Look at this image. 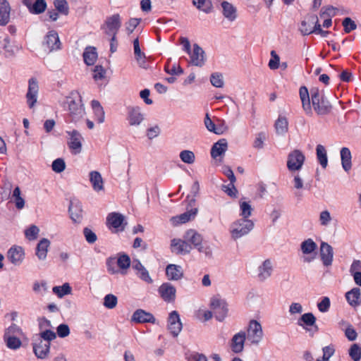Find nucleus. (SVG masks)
<instances>
[{
	"label": "nucleus",
	"instance_id": "nucleus-1",
	"mask_svg": "<svg viewBox=\"0 0 361 361\" xmlns=\"http://www.w3.org/2000/svg\"><path fill=\"white\" fill-rule=\"evenodd\" d=\"M63 105L64 108L68 111L72 121L77 122L85 114L81 96L77 91L71 92L66 97Z\"/></svg>",
	"mask_w": 361,
	"mask_h": 361
},
{
	"label": "nucleus",
	"instance_id": "nucleus-2",
	"mask_svg": "<svg viewBox=\"0 0 361 361\" xmlns=\"http://www.w3.org/2000/svg\"><path fill=\"white\" fill-rule=\"evenodd\" d=\"M254 222L249 219H239L234 221L229 228L231 238L237 240L247 235L254 228Z\"/></svg>",
	"mask_w": 361,
	"mask_h": 361
},
{
	"label": "nucleus",
	"instance_id": "nucleus-3",
	"mask_svg": "<svg viewBox=\"0 0 361 361\" xmlns=\"http://www.w3.org/2000/svg\"><path fill=\"white\" fill-rule=\"evenodd\" d=\"M310 96L312 108L319 116H324L330 113L331 105L317 88L310 90Z\"/></svg>",
	"mask_w": 361,
	"mask_h": 361
},
{
	"label": "nucleus",
	"instance_id": "nucleus-4",
	"mask_svg": "<svg viewBox=\"0 0 361 361\" xmlns=\"http://www.w3.org/2000/svg\"><path fill=\"white\" fill-rule=\"evenodd\" d=\"M121 18L118 14H114L106 18L104 25V30L106 35L111 37V50L114 51V42L116 40V35L121 27Z\"/></svg>",
	"mask_w": 361,
	"mask_h": 361
},
{
	"label": "nucleus",
	"instance_id": "nucleus-5",
	"mask_svg": "<svg viewBox=\"0 0 361 361\" xmlns=\"http://www.w3.org/2000/svg\"><path fill=\"white\" fill-rule=\"evenodd\" d=\"M305 161V156L299 149H295L290 152L287 157V168L291 173L300 171Z\"/></svg>",
	"mask_w": 361,
	"mask_h": 361
},
{
	"label": "nucleus",
	"instance_id": "nucleus-6",
	"mask_svg": "<svg viewBox=\"0 0 361 361\" xmlns=\"http://www.w3.org/2000/svg\"><path fill=\"white\" fill-rule=\"evenodd\" d=\"M300 250L304 262L310 263L316 259L317 245L312 239L308 238L302 241L300 244Z\"/></svg>",
	"mask_w": 361,
	"mask_h": 361
},
{
	"label": "nucleus",
	"instance_id": "nucleus-7",
	"mask_svg": "<svg viewBox=\"0 0 361 361\" xmlns=\"http://www.w3.org/2000/svg\"><path fill=\"white\" fill-rule=\"evenodd\" d=\"M247 339L254 345L259 344L263 338L264 333L262 325L256 320H251L247 327Z\"/></svg>",
	"mask_w": 361,
	"mask_h": 361
},
{
	"label": "nucleus",
	"instance_id": "nucleus-8",
	"mask_svg": "<svg viewBox=\"0 0 361 361\" xmlns=\"http://www.w3.org/2000/svg\"><path fill=\"white\" fill-rule=\"evenodd\" d=\"M67 133L69 135L68 146L71 151L73 154H78L82 152V142L83 140V137L81 134L73 130L72 131H68Z\"/></svg>",
	"mask_w": 361,
	"mask_h": 361
},
{
	"label": "nucleus",
	"instance_id": "nucleus-9",
	"mask_svg": "<svg viewBox=\"0 0 361 361\" xmlns=\"http://www.w3.org/2000/svg\"><path fill=\"white\" fill-rule=\"evenodd\" d=\"M188 54L190 56V64L195 66L202 67L205 63V53L197 44H193L192 49H191Z\"/></svg>",
	"mask_w": 361,
	"mask_h": 361
},
{
	"label": "nucleus",
	"instance_id": "nucleus-10",
	"mask_svg": "<svg viewBox=\"0 0 361 361\" xmlns=\"http://www.w3.org/2000/svg\"><path fill=\"white\" fill-rule=\"evenodd\" d=\"M158 293L166 302H173L176 298V288L173 284L166 282L158 288Z\"/></svg>",
	"mask_w": 361,
	"mask_h": 361
},
{
	"label": "nucleus",
	"instance_id": "nucleus-11",
	"mask_svg": "<svg viewBox=\"0 0 361 361\" xmlns=\"http://www.w3.org/2000/svg\"><path fill=\"white\" fill-rule=\"evenodd\" d=\"M145 119V114L139 106H128L127 109V121L131 126H140Z\"/></svg>",
	"mask_w": 361,
	"mask_h": 361
},
{
	"label": "nucleus",
	"instance_id": "nucleus-12",
	"mask_svg": "<svg viewBox=\"0 0 361 361\" xmlns=\"http://www.w3.org/2000/svg\"><path fill=\"white\" fill-rule=\"evenodd\" d=\"M183 324L180 322V315L176 310L172 311L168 317V329L173 336H177L181 331Z\"/></svg>",
	"mask_w": 361,
	"mask_h": 361
},
{
	"label": "nucleus",
	"instance_id": "nucleus-13",
	"mask_svg": "<svg viewBox=\"0 0 361 361\" xmlns=\"http://www.w3.org/2000/svg\"><path fill=\"white\" fill-rule=\"evenodd\" d=\"M124 216L117 212H111L106 217L108 227L115 229L116 231H123L125 228Z\"/></svg>",
	"mask_w": 361,
	"mask_h": 361
},
{
	"label": "nucleus",
	"instance_id": "nucleus-14",
	"mask_svg": "<svg viewBox=\"0 0 361 361\" xmlns=\"http://www.w3.org/2000/svg\"><path fill=\"white\" fill-rule=\"evenodd\" d=\"M273 263L267 259L262 262L257 268V279L260 282H264L271 277L273 273Z\"/></svg>",
	"mask_w": 361,
	"mask_h": 361
},
{
	"label": "nucleus",
	"instance_id": "nucleus-15",
	"mask_svg": "<svg viewBox=\"0 0 361 361\" xmlns=\"http://www.w3.org/2000/svg\"><path fill=\"white\" fill-rule=\"evenodd\" d=\"M39 92L38 82L35 78L29 80L28 90L26 94V99L28 106L32 109L37 102Z\"/></svg>",
	"mask_w": 361,
	"mask_h": 361
},
{
	"label": "nucleus",
	"instance_id": "nucleus-16",
	"mask_svg": "<svg viewBox=\"0 0 361 361\" xmlns=\"http://www.w3.org/2000/svg\"><path fill=\"white\" fill-rule=\"evenodd\" d=\"M318 23V18L314 15L307 16L301 22L300 31L303 35L314 33L315 26Z\"/></svg>",
	"mask_w": 361,
	"mask_h": 361
},
{
	"label": "nucleus",
	"instance_id": "nucleus-17",
	"mask_svg": "<svg viewBox=\"0 0 361 361\" xmlns=\"http://www.w3.org/2000/svg\"><path fill=\"white\" fill-rule=\"evenodd\" d=\"M43 46L49 51L59 49L61 42L58 33L54 30L49 31L44 37Z\"/></svg>",
	"mask_w": 361,
	"mask_h": 361
},
{
	"label": "nucleus",
	"instance_id": "nucleus-18",
	"mask_svg": "<svg viewBox=\"0 0 361 361\" xmlns=\"http://www.w3.org/2000/svg\"><path fill=\"white\" fill-rule=\"evenodd\" d=\"M171 249L177 255H186L190 252L192 246L185 239L174 238L171 241Z\"/></svg>",
	"mask_w": 361,
	"mask_h": 361
},
{
	"label": "nucleus",
	"instance_id": "nucleus-19",
	"mask_svg": "<svg viewBox=\"0 0 361 361\" xmlns=\"http://www.w3.org/2000/svg\"><path fill=\"white\" fill-rule=\"evenodd\" d=\"M7 258L13 264L19 266L22 264L25 258L23 248L20 246L11 247L8 251Z\"/></svg>",
	"mask_w": 361,
	"mask_h": 361
},
{
	"label": "nucleus",
	"instance_id": "nucleus-20",
	"mask_svg": "<svg viewBox=\"0 0 361 361\" xmlns=\"http://www.w3.org/2000/svg\"><path fill=\"white\" fill-rule=\"evenodd\" d=\"M197 208L191 209L183 214L173 216L170 219V222L173 226H177L183 224H185L194 219L197 214Z\"/></svg>",
	"mask_w": 361,
	"mask_h": 361
},
{
	"label": "nucleus",
	"instance_id": "nucleus-21",
	"mask_svg": "<svg viewBox=\"0 0 361 361\" xmlns=\"http://www.w3.org/2000/svg\"><path fill=\"white\" fill-rule=\"evenodd\" d=\"M184 238L188 243H190L196 247L199 252H205L204 247L202 245V237L197 231L194 229H190L185 233Z\"/></svg>",
	"mask_w": 361,
	"mask_h": 361
},
{
	"label": "nucleus",
	"instance_id": "nucleus-22",
	"mask_svg": "<svg viewBox=\"0 0 361 361\" xmlns=\"http://www.w3.org/2000/svg\"><path fill=\"white\" fill-rule=\"evenodd\" d=\"M246 339V333L240 331L233 335L230 342V348L235 353H241L244 349V344Z\"/></svg>",
	"mask_w": 361,
	"mask_h": 361
},
{
	"label": "nucleus",
	"instance_id": "nucleus-23",
	"mask_svg": "<svg viewBox=\"0 0 361 361\" xmlns=\"http://www.w3.org/2000/svg\"><path fill=\"white\" fill-rule=\"evenodd\" d=\"M23 2L32 14L42 13L47 8L44 0H23Z\"/></svg>",
	"mask_w": 361,
	"mask_h": 361
},
{
	"label": "nucleus",
	"instance_id": "nucleus-24",
	"mask_svg": "<svg viewBox=\"0 0 361 361\" xmlns=\"http://www.w3.org/2000/svg\"><path fill=\"white\" fill-rule=\"evenodd\" d=\"M320 256L324 265L328 267L332 264L334 257L333 248L327 243H322L320 245Z\"/></svg>",
	"mask_w": 361,
	"mask_h": 361
},
{
	"label": "nucleus",
	"instance_id": "nucleus-25",
	"mask_svg": "<svg viewBox=\"0 0 361 361\" xmlns=\"http://www.w3.org/2000/svg\"><path fill=\"white\" fill-rule=\"evenodd\" d=\"M90 182L93 190L99 192L104 190V183L101 173L97 171H92L89 173Z\"/></svg>",
	"mask_w": 361,
	"mask_h": 361
},
{
	"label": "nucleus",
	"instance_id": "nucleus-26",
	"mask_svg": "<svg viewBox=\"0 0 361 361\" xmlns=\"http://www.w3.org/2000/svg\"><path fill=\"white\" fill-rule=\"evenodd\" d=\"M69 213L71 219L75 223H80L82 218V204L78 200L71 201L69 206Z\"/></svg>",
	"mask_w": 361,
	"mask_h": 361
},
{
	"label": "nucleus",
	"instance_id": "nucleus-27",
	"mask_svg": "<svg viewBox=\"0 0 361 361\" xmlns=\"http://www.w3.org/2000/svg\"><path fill=\"white\" fill-rule=\"evenodd\" d=\"M166 275L170 281H178L183 277V270L181 266L169 264L166 268Z\"/></svg>",
	"mask_w": 361,
	"mask_h": 361
},
{
	"label": "nucleus",
	"instance_id": "nucleus-28",
	"mask_svg": "<svg viewBox=\"0 0 361 361\" xmlns=\"http://www.w3.org/2000/svg\"><path fill=\"white\" fill-rule=\"evenodd\" d=\"M299 94L304 111L307 115H312V109L307 88L305 86L301 87L299 90Z\"/></svg>",
	"mask_w": 361,
	"mask_h": 361
},
{
	"label": "nucleus",
	"instance_id": "nucleus-29",
	"mask_svg": "<svg viewBox=\"0 0 361 361\" xmlns=\"http://www.w3.org/2000/svg\"><path fill=\"white\" fill-rule=\"evenodd\" d=\"M228 149V142L226 139H221L214 144L211 149V156L216 159L218 157H222Z\"/></svg>",
	"mask_w": 361,
	"mask_h": 361
},
{
	"label": "nucleus",
	"instance_id": "nucleus-30",
	"mask_svg": "<svg viewBox=\"0 0 361 361\" xmlns=\"http://www.w3.org/2000/svg\"><path fill=\"white\" fill-rule=\"evenodd\" d=\"M50 349V343L48 341H39L37 343H35L33 346V350L35 355L39 359H46L47 358Z\"/></svg>",
	"mask_w": 361,
	"mask_h": 361
},
{
	"label": "nucleus",
	"instance_id": "nucleus-31",
	"mask_svg": "<svg viewBox=\"0 0 361 361\" xmlns=\"http://www.w3.org/2000/svg\"><path fill=\"white\" fill-rule=\"evenodd\" d=\"M345 298L348 304L356 307L361 305V290L359 288H353L345 293Z\"/></svg>",
	"mask_w": 361,
	"mask_h": 361
},
{
	"label": "nucleus",
	"instance_id": "nucleus-32",
	"mask_svg": "<svg viewBox=\"0 0 361 361\" xmlns=\"http://www.w3.org/2000/svg\"><path fill=\"white\" fill-rule=\"evenodd\" d=\"M0 49L4 51L6 57L13 56L20 49V47L12 43L8 38L0 42Z\"/></svg>",
	"mask_w": 361,
	"mask_h": 361
},
{
	"label": "nucleus",
	"instance_id": "nucleus-33",
	"mask_svg": "<svg viewBox=\"0 0 361 361\" xmlns=\"http://www.w3.org/2000/svg\"><path fill=\"white\" fill-rule=\"evenodd\" d=\"M11 10L7 0H0V25L4 26L9 23Z\"/></svg>",
	"mask_w": 361,
	"mask_h": 361
},
{
	"label": "nucleus",
	"instance_id": "nucleus-34",
	"mask_svg": "<svg viewBox=\"0 0 361 361\" xmlns=\"http://www.w3.org/2000/svg\"><path fill=\"white\" fill-rule=\"evenodd\" d=\"M342 168L345 172H349L352 169V154L349 148L342 147L340 151Z\"/></svg>",
	"mask_w": 361,
	"mask_h": 361
},
{
	"label": "nucleus",
	"instance_id": "nucleus-35",
	"mask_svg": "<svg viewBox=\"0 0 361 361\" xmlns=\"http://www.w3.org/2000/svg\"><path fill=\"white\" fill-rule=\"evenodd\" d=\"M50 243L47 238H42L38 243L35 254L39 260L44 261L46 259Z\"/></svg>",
	"mask_w": 361,
	"mask_h": 361
},
{
	"label": "nucleus",
	"instance_id": "nucleus-36",
	"mask_svg": "<svg viewBox=\"0 0 361 361\" xmlns=\"http://www.w3.org/2000/svg\"><path fill=\"white\" fill-rule=\"evenodd\" d=\"M132 320L137 323H154L155 319L151 313L147 312L142 310H137L133 313Z\"/></svg>",
	"mask_w": 361,
	"mask_h": 361
},
{
	"label": "nucleus",
	"instance_id": "nucleus-37",
	"mask_svg": "<svg viewBox=\"0 0 361 361\" xmlns=\"http://www.w3.org/2000/svg\"><path fill=\"white\" fill-rule=\"evenodd\" d=\"M349 271L353 277L355 283L361 286V261L354 260L350 265Z\"/></svg>",
	"mask_w": 361,
	"mask_h": 361
},
{
	"label": "nucleus",
	"instance_id": "nucleus-38",
	"mask_svg": "<svg viewBox=\"0 0 361 361\" xmlns=\"http://www.w3.org/2000/svg\"><path fill=\"white\" fill-rule=\"evenodd\" d=\"M223 14L230 21H233L237 18L236 8L230 3L224 1L221 4Z\"/></svg>",
	"mask_w": 361,
	"mask_h": 361
},
{
	"label": "nucleus",
	"instance_id": "nucleus-39",
	"mask_svg": "<svg viewBox=\"0 0 361 361\" xmlns=\"http://www.w3.org/2000/svg\"><path fill=\"white\" fill-rule=\"evenodd\" d=\"M317 159L322 166L323 169H326L328 165V157L326 149L322 145H317L316 147Z\"/></svg>",
	"mask_w": 361,
	"mask_h": 361
},
{
	"label": "nucleus",
	"instance_id": "nucleus-40",
	"mask_svg": "<svg viewBox=\"0 0 361 361\" xmlns=\"http://www.w3.org/2000/svg\"><path fill=\"white\" fill-rule=\"evenodd\" d=\"M91 106L97 121L99 123H103L104 121V111L100 103L97 100H92Z\"/></svg>",
	"mask_w": 361,
	"mask_h": 361
},
{
	"label": "nucleus",
	"instance_id": "nucleus-41",
	"mask_svg": "<svg viewBox=\"0 0 361 361\" xmlns=\"http://www.w3.org/2000/svg\"><path fill=\"white\" fill-rule=\"evenodd\" d=\"M274 126L277 134L285 135L288 130V119L285 116H279Z\"/></svg>",
	"mask_w": 361,
	"mask_h": 361
},
{
	"label": "nucleus",
	"instance_id": "nucleus-42",
	"mask_svg": "<svg viewBox=\"0 0 361 361\" xmlns=\"http://www.w3.org/2000/svg\"><path fill=\"white\" fill-rule=\"evenodd\" d=\"M118 267L120 270V274L124 275L127 273L128 269L130 266V259L127 255H120L116 258Z\"/></svg>",
	"mask_w": 361,
	"mask_h": 361
},
{
	"label": "nucleus",
	"instance_id": "nucleus-43",
	"mask_svg": "<svg viewBox=\"0 0 361 361\" xmlns=\"http://www.w3.org/2000/svg\"><path fill=\"white\" fill-rule=\"evenodd\" d=\"M85 63L91 66L93 65L97 59V53L94 47H87L83 53Z\"/></svg>",
	"mask_w": 361,
	"mask_h": 361
},
{
	"label": "nucleus",
	"instance_id": "nucleus-44",
	"mask_svg": "<svg viewBox=\"0 0 361 361\" xmlns=\"http://www.w3.org/2000/svg\"><path fill=\"white\" fill-rule=\"evenodd\" d=\"M240 215L241 219H248L252 212V207L249 202L240 200L239 202Z\"/></svg>",
	"mask_w": 361,
	"mask_h": 361
},
{
	"label": "nucleus",
	"instance_id": "nucleus-45",
	"mask_svg": "<svg viewBox=\"0 0 361 361\" xmlns=\"http://www.w3.org/2000/svg\"><path fill=\"white\" fill-rule=\"evenodd\" d=\"M52 291L59 298H61L66 295L71 293L72 288L68 283H65L62 286H54Z\"/></svg>",
	"mask_w": 361,
	"mask_h": 361
},
{
	"label": "nucleus",
	"instance_id": "nucleus-46",
	"mask_svg": "<svg viewBox=\"0 0 361 361\" xmlns=\"http://www.w3.org/2000/svg\"><path fill=\"white\" fill-rule=\"evenodd\" d=\"M11 200L15 203L18 209H22L25 206V200L21 197V192L19 187H16L12 193Z\"/></svg>",
	"mask_w": 361,
	"mask_h": 361
},
{
	"label": "nucleus",
	"instance_id": "nucleus-47",
	"mask_svg": "<svg viewBox=\"0 0 361 361\" xmlns=\"http://www.w3.org/2000/svg\"><path fill=\"white\" fill-rule=\"evenodd\" d=\"M316 323V317L311 312L303 314L298 320V325L304 327V325L312 326Z\"/></svg>",
	"mask_w": 361,
	"mask_h": 361
},
{
	"label": "nucleus",
	"instance_id": "nucleus-48",
	"mask_svg": "<svg viewBox=\"0 0 361 361\" xmlns=\"http://www.w3.org/2000/svg\"><path fill=\"white\" fill-rule=\"evenodd\" d=\"M22 336L21 329L16 324H12L6 329L4 338L21 337Z\"/></svg>",
	"mask_w": 361,
	"mask_h": 361
},
{
	"label": "nucleus",
	"instance_id": "nucleus-49",
	"mask_svg": "<svg viewBox=\"0 0 361 361\" xmlns=\"http://www.w3.org/2000/svg\"><path fill=\"white\" fill-rule=\"evenodd\" d=\"M32 290L36 294L44 296L48 290L47 284L44 281H35L33 283Z\"/></svg>",
	"mask_w": 361,
	"mask_h": 361
},
{
	"label": "nucleus",
	"instance_id": "nucleus-50",
	"mask_svg": "<svg viewBox=\"0 0 361 361\" xmlns=\"http://www.w3.org/2000/svg\"><path fill=\"white\" fill-rule=\"evenodd\" d=\"M181 161L188 164H192L195 161V156L193 152L190 150H183L179 154Z\"/></svg>",
	"mask_w": 361,
	"mask_h": 361
},
{
	"label": "nucleus",
	"instance_id": "nucleus-51",
	"mask_svg": "<svg viewBox=\"0 0 361 361\" xmlns=\"http://www.w3.org/2000/svg\"><path fill=\"white\" fill-rule=\"evenodd\" d=\"M210 82L212 85L217 88H221L224 85L223 75L216 72L211 75Z\"/></svg>",
	"mask_w": 361,
	"mask_h": 361
},
{
	"label": "nucleus",
	"instance_id": "nucleus-52",
	"mask_svg": "<svg viewBox=\"0 0 361 361\" xmlns=\"http://www.w3.org/2000/svg\"><path fill=\"white\" fill-rule=\"evenodd\" d=\"M6 346L13 350L18 349L21 346L20 337L4 338Z\"/></svg>",
	"mask_w": 361,
	"mask_h": 361
},
{
	"label": "nucleus",
	"instance_id": "nucleus-53",
	"mask_svg": "<svg viewBox=\"0 0 361 361\" xmlns=\"http://www.w3.org/2000/svg\"><path fill=\"white\" fill-rule=\"evenodd\" d=\"M39 233V228L35 225H31L25 230V235L29 240H36Z\"/></svg>",
	"mask_w": 361,
	"mask_h": 361
},
{
	"label": "nucleus",
	"instance_id": "nucleus-54",
	"mask_svg": "<svg viewBox=\"0 0 361 361\" xmlns=\"http://www.w3.org/2000/svg\"><path fill=\"white\" fill-rule=\"evenodd\" d=\"M349 355L353 361H360L361 359V348L357 344H353L349 349Z\"/></svg>",
	"mask_w": 361,
	"mask_h": 361
},
{
	"label": "nucleus",
	"instance_id": "nucleus-55",
	"mask_svg": "<svg viewBox=\"0 0 361 361\" xmlns=\"http://www.w3.org/2000/svg\"><path fill=\"white\" fill-rule=\"evenodd\" d=\"M193 4L205 13L210 12L212 7L210 0H193Z\"/></svg>",
	"mask_w": 361,
	"mask_h": 361
},
{
	"label": "nucleus",
	"instance_id": "nucleus-56",
	"mask_svg": "<svg viewBox=\"0 0 361 361\" xmlns=\"http://www.w3.org/2000/svg\"><path fill=\"white\" fill-rule=\"evenodd\" d=\"M106 267H107V270H108L109 273H110L111 274H120V270L118 267L116 258L111 257V258L107 259Z\"/></svg>",
	"mask_w": 361,
	"mask_h": 361
},
{
	"label": "nucleus",
	"instance_id": "nucleus-57",
	"mask_svg": "<svg viewBox=\"0 0 361 361\" xmlns=\"http://www.w3.org/2000/svg\"><path fill=\"white\" fill-rule=\"evenodd\" d=\"M118 303L117 297L113 294H107L104 298V306L108 309L114 308Z\"/></svg>",
	"mask_w": 361,
	"mask_h": 361
},
{
	"label": "nucleus",
	"instance_id": "nucleus-58",
	"mask_svg": "<svg viewBox=\"0 0 361 361\" xmlns=\"http://www.w3.org/2000/svg\"><path fill=\"white\" fill-rule=\"evenodd\" d=\"M332 220L330 212L328 210H323L319 213V221L321 226H327Z\"/></svg>",
	"mask_w": 361,
	"mask_h": 361
},
{
	"label": "nucleus",
	"instance_id": "nucleus-59",
	"mask_svg": "<svg viewBox=\"0 0 361 361\" xmlns=\"http://www.w3.org/2000/svg\"><path fill=\"white\" fill-rule=\"evenodd\" d=\"M54 6L62 14L68 15V6L66 0H54Z\"/></svg>",
	"mask_w": 361,
	"mask_h": 361
},
{
	"label": "nucleus",
	"instance_id": "nucleus-60",
	"mask_svg": "<svg viewBox=\"0 0 361 361\" xmlns=\"http://www.w3.org/2000/svg\"><path fill=\"white\" fill-rule=\"evenodd\" d=\"M52 170L56 173H61L66 169V164L63 159H55L51 164Z\"/></svg>",
	"mask_w": 361,
	"mask_h": 361
},
{
	"label": "nucleus",
	"instance_id": "nucleus-61",
	"mask_svg": "<svg viewBox=\"0 0 361 361\" xmlns=\"http://www.w3.org/2000/svg\"><path fill=\"white\" fill-rule=\"evenodd\" d=\"M215 317L217 320L221 322L226 317L228 312V308L226 303L221 305L219 309L214 311Z\"/></svg>",
	"mask_w": 361,
	"mask_h": 361
},
{
	"label": "nucleus",
	"instance_id": "nucleus-62",
	"mask_svg": "<svg viewBox=\"0 0 361 361\" xmlns=\"http://www.w3.org/2000/svg\"><path fill=\"white\" fill-rule=\"evenodd\" d=\"M204 125H205L207 129L209 131H210V132H213V133H214L216 134H218V135L222 133V131H221L219 129L216 128L215 124L211 120V118H209L208 114H206V116H205V118H204Z\"/></svg>",
	"mask_w": 361,
	"mask_h": 361
},
{
	"label": "nucleus",
	"instance_id": "nucleus-63",
	"mask_svg": "<svg viewBox=\"0 0 361 361\" xmlns=\"http://www.w3.org/2000/svg\"><path fill=\"white\" fill-rule=\"evenodd\" d=\"M336 14V9L331 6H329L325 8H322L319 14L320 18H332Z\"/></svg>",
	"mask_w": 361,
	"mask_h": 361
},
{
	"label": "nucleus",
	"instance_id": "nucleus-64",
	"mask_svg": "<svg viewBox=\"0 0 361 361\" xmlns=\"http://www.w3.org/2000/svg\"><path fill=\"white\" fill-rule=\"evenodd\" d=\"M271 59L269 61V67L271 70L277 69L279 66L280 58L275 51H271Z\"/></svg>",
	"mask_w": 361,
	"mask_h": 361
}]
</instances>
